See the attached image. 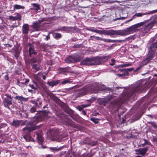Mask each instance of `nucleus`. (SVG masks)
I'll use <instances>...</instances> for the list:
<instances>
[{"instance_id":"nucleus-37","label":"nucleus","mask_w":157,"mask_h":157,"mask_svg":"<svg viewBox=\"0 0 157 157\" xmlns=\"http://www.w3.org/2000/svg\"><path fill=\"white\" fill-rule=\"evenodd\" d=\"M87 144L91 146H93L96 145L97 144V142L96 141H92L88 143Z\"/></svg>"},{"instance_id":"nucleus-21","label":"nucleus","mask_w":157,"mask_h":157,"mask_svg":"<svg viewBox=\"0 0 157 157\" xmlns=\"http://www.w3.org/2000/svg\"><path fill=\"white\" fill-rule=\"evenodd\" d=\"M29 55L30 57H31V55H36L37 54V52L35 51L34 48L33 47H29Z\"/></svg>"},{"instance_id":"nucleus-42","label":"nucleus","mask_w":157,"mask_h":157,"mask_svg":"<svg viewBox=\"0 0 157 157\" xmlns=\"http://www.w3.org/2000/svg\"><path fill=\"white\" fill-rule=\"evenodd\" d=\"M156 39H157V33L154 36H153V37L151 38L152 41H151L149 42V43L148 44L149 45L148 46H149V44L150 43L152 42H155V41Z\"/></svg>"},{"instance_id":"nucleus-9","label":"nucleus","mask_w":157,"mask_h":157,"mask_svg":"<svg viewBox=\"0 0 157 157\" xmlns=\"http://www.w3.org/2000/svg\"><path fill=\"white\" fill-rule=\"evenodd\" d=\"M78 61V59L75 57L71 56H68L65 58V61L67 63H74Z\"/></svg>"},{"instance_id":"nucleus-63","label":"nucleus","mask_w":157,"mask_h":157,"mask_svg":"<svg viewBox=\"0 0 157 157\" xmlns=\"http://www.w3.org/2000/svg\"><path fill=\"white\" fill-rule=\"evenodd\" d=\"M23 33L24 34L27 33H28V31L29 30H22Z\"/></svg>"},{"instance_id":"nucleus-3","label":"nucleus","mask_w":157,"mask_h":157,"mask_svg":"<svg viewBox=\"0 0 157 157\" xmlns=\"http://www.w3.org/2000/svg\"><path fill=\"white\" fill-rule=\"evenodd\" d=\"M110 58L109 56L98 57L96 58H86L81 61V64L83 65H99L101 63L102 61H107Z\"/></svg>"},{"instance_id":"nucleus-18","label":"nucleus","mask_w":157,"mask_h":157,"mask_svg":"<svg viewBox=\"0 0 157 157\" xmlns=\"http://www.w3.org/2000/svg\"><path fill=\"white\" fill-rule=\"evenodd\" d=\"M21 123V121L17 120H14L12 122L10 123L11 125L15 127H18Z\"/></svg>"},{"instance_id":"nucleus-15","label":"nucleus","mask_w":157,"mask_h":157,"mask_svg":"<svg viewBox=\"0 0 157 157\" xmlns=\"http://www.w3.org/2000/svg\"><path fill=\"white\" fill-rule=\"evenodd\" d=\"M110 99L108 98H103L99 99L98 100L99 104L100 105L106 106V104L109 101Z\"/></svg>"},{"instance_id":"nucleus-12","label":"nucleus","mask_w":157,"mask_h":157,"mask_svg":"<svg viewBox=\"0 0 157 157\" xmlns=\"http://www.w3.org/2000/svg\"><path fill=\"white\" fill-rule=\"evenodd\" d=\"M146 22V21H145L133 25L130 27V29H135L140 28L144 25ZM127 29H129V28H127Z\"/></svg>"},{"instance_id":"nucleus-49","label":"nucleus","mask_w":157,"mask_h":157,"mask_svg":"<svg viewBox=\"0 0 157 157\" xmlns=\"http://www.w3.org/2000/svg\"><path fill=\"white\" fill-rule=\"evenodd\" d=\"M111 63H110V65L111 66H113L115 64V60L114 59H111Z\"/></svg>"},{"instance_id":"nucleus-59","label":"nucleus","mask_w":157,"mask_h":157,"mask_svg":"<svg viewBox=\"0 0 157 157\" xmlns=\"http://www.w3.org/2000/svg\"><path fill=\"white\" fill-rule=\"evenodd\" d=\"M4 78L5 80H8L9 79L8 75H6L5 76Z\"/></svg>"},{"instance_id":"nucleus-36","label":"nucleus","mask_w":157,"mask_h":157,"mask_svg":"<svg viewBox=\"0 0 157 157\" xmlns=\"http://www.w3.org/2000/svg\"><path fill=\"white\" fill-rule=\"evenodd\" d=\"M131 63H128L127 64L119 65H118V67H119V68H120V67L122 68L123 67L130 66H131Z\"/></svg>"},{"instance_id":"nucleus-62","label":"nucleus","mask_w":157,"mask_h":157,"mask_svg":"<svg viewBox=\"0 0 157 157\" xmlns=\"http://www.w3.org/2000/svg\"><path fill=\"white\" fill-rule=\"evenodd\" d=\"M65 152H66V151H65V152H64V151L61 152L59 154V155H60V156L62 155H63L65 153Z\"/></svg>"},{"instance_id":"nucleus-11","label":"nucleus","mask_w":157,"mask_h":157,"mask_svg":"<svg viewBox=\"0 0 157 157\" xmlns=\"http://www.w3.org/2000/svg\"><path fill=\"white\" fill-rule=\"evenodd\" d=\"M71 70V67H67L65 68L59 67L58 71L60 73L63 74H65L66 73H72L70 71Z\"/></svg>"},{"instance_id":"nucleus-53","label":"nucleus","mask_w":157,"mask_h":157,"mask_svg":"<svg viewBox=\"0 0 157 157\" xmlns=\"http://www.w3.org/2000/svg\"><path fill=\"white\" fill-rule=\"evenodd\" d=\"M41 47L43 49V51H44L47 48L46 45L44 44H42L41 46Z\"/></svg>"},{"instance_id":"nucleus-44","label":"nucleus","mask_w":157,"mask_h":157,"mask_svg":"<svg viewBox=\"0 0 157 157\" xmlns=\"http://www.w3.org/2000/svg\"><path fill=\"white\" fill-rule=\"evenodd\" d=\"M42 113L44 115L47 116L50 113V112L49 111L46 110H42Z\"/></svg>"},{"instance_id":"nucleus-41","label":"nucleus","mask_w":157,"mask_h":157,"mask_svg":"<svg viewBox=\"0 0 157 157\" xmlns=\"http://www.w3.org/2000/svg\"><path fill=\"white\" fill-rule=\"evenodd\" d=\"M17 85L21 87H24L25 86V82H20L19 81H17Z\"/></svg>"},{"instance_id":"nucleus-8","label":"nucleus","mask_w":157,"mask_h":157,"mask_svg":"<svg viewBox=\"0 0 157 157\" xmlns=\"http://www.w3.org/2000/svg\"><path fill=\"white\" fill-rule=\"evenodd\" d=\"M36 140L38 143L41 144L44 141V138L42 137V131H39L36 132Z\"/></svg>"},{"instance_id":"nucleus-27","label":"nucleus","mask_w":157,"mask_h":157,"mask_svg":"<svg viewBox=\"0 0 157 157\" xmlns=\"http://www.w3.org/2000/svg\"><path fill=\"white\" fill-rule=\"evenodd\" d=\"M125 69H119L118 70V71H120V72H122V74H118V75L120 77H121L122 76H126L128 75H125V71H124L125 70Z\"/></svg>"},{"instance_id":"nucleus-45","label":"nucleus","mask_w":157,"mask_h":157,"mask_svg":"<svg viewBox=\"0 0 157 157\" xmlns=\"http://www.w3.org/2000/svg\"><path fill=\"white\" fill-rule=\"evenodd\" d=\"M50 149L52 151H58L60 150V148H57L56 147H50Z\"/></svg>"},{"instance_id":"nucleus-1","label":"nucleus","mask_w":157,"mask_h":157,"mask_svg":"<svg viewBox=\"0 0 157 157\" xmlns=\"http://www.w3.org/2000/svg\"><path fill=\"white\" fill-rule=\"evenodd\" d=\"M148 83L144 80H140L136 84L129 87V89L124 93V99L125 101H128L134 97L137 93L145 91L148 88Z\"/></svg>"},{"instance_id":"nucleus-57","label":"nucleus","mask_w":157,"mask_h":157,"mask_svg":"<svg viewBox=\"0 0 157 157\" xmlns=\"http://www.w3.org/2000/svg\"><path fill=\"white\" fill-rule=\"evenodd\" d=\"M79 144L82 145H83L84 144H86V142L83 141H82L79 142Z\"/></svg>"},{"instance_id":"nucleus-4","label":"nucleus","mask_w":157,"mask_h":157,"mask_svg":"<svg viewBox=\"0 0 157 157\" xmlns=\"http://www.w3.org/2000/svg\"><path fill=\"white\" fill-rule=\"evenodd\" d=\"M147 48L148 53L147 55V57L140 63L143 67L149 63L151 62V61L154 57L155 54V52L153 49L154 48V47L151 46H147Z\"/></svg>"},{"instance_id":"nucleus-19","label":"nucleus","mask_w":157,"mask_h":157,"mask_svg":"<svg viewBox=\"0 0 157 157\" xmlns=\"http://www.w3.org/2000/svg\"><path fill=\"white\" fill-rule=\"evenodd\" d=\"M50 135L52 137H56L58 135V132L56 129H52L50 132Z\"/></svg>"},{"instance_id":"nucleus-64","label":"nucleus","mask_w":157,"mask_h":157,"mask_svg":"<svg viewBox=\"0 0 157 157\" xmlns=\"http://www.w3.org/2000/svg\"><path fill=\"white\" fill-rule=\"evenodd\" d=\"M38 100V105H39V107H40V106L41 105V104H42V102L41 101L39 100Z\"/></svg>"},{"instance_id":"nucleus-38","label":"nucleus","mask_w":157,"mask_h":157,"mask_svg":"<svg viewBox=\"0 0 157 157\" xmlns=\"http://www.w3.org/2000/svg\"><path fill=\"white\" fill-rule=\"evenodd\" d=\"M144 143L143 144V146H144L146 145H150L151 147L153 146V145L150 142H149V141H148L146 139H144Z\"/></svg>"},{"instance_id":"nucleus-58","label":"nucleus","mask_w":157,"mask_h":157,"mask_svg":"<svg viewBox=\"0 0 157 157\" xmlns=\"http://www.w3.org/2000/svg\"><path fill=\"white\" fill-rule=\"evenodd\" d=\"M50 39V37L49 36V33H48V35L46 36L45 39L46 40H48Z\"/></svg>"},{"instance_id":"nucleus-16","label":"nucleus","mask_w":157,"mask_h":157,"mask_svg":"<svg viewBox=\"0 0 157 157\" xmlns=\"http://www.w3.org/2000/svg\"><path fill=\"white\" fill-rule=\"evenodd\" d=\"M111 105L114 107L118 108L120 107L121 105V103L119 100L115 99L111 102Z\"/></svg>"},{"instance_id":"nucleus-22","label":"nucleus","mask_w":157,"mask_h":157,"mask_svg":"<svg viewBox=\"0 0 157 157\" xmlns=\"http://www.w3.org/2000/svg\"><path fill=\"white\" fill-rule=\"evenodd\" d=\"M7 126V124L6 123H1L0 124V135H4V134L3 133H2L3 131L2 130H1V129L6 128Z\"/></svg>"},{"instance_id":"nucleus-13","label":"nucleus","mask_w":157,"mask_h":157,"mask_svg":"<svg viewBox=\"0 0 157 157\" xmlns=\"http://www.w3.org/2000/svg\"><path fill=\"white\" fill-rule=\"evenodd\" d=\"M9 18L11 20H21V16L20 13H17L14 14V16H9Z\"/></svg>"},{"instance_id":"nucleus-20","label":"nucleus","mask_w":157,"mask_h":157,"mask_svg":"<svg viewBox=\"0 0 157 157\" xmlns=\"http://www.w3.org/2000/svg\"><path fill=\"white\" fill-rule=\"evenodd\" d=\"M28 86L33 90H36L38 88L37 83L34 81H33L32 83H29Z\"/></svg>"},{"instance_id":"nucleus-25","label":"nucleus","mask_w":157,"mask_h":157,"mask_svg":"<svg viewBox=\"0 0 157 157\" xmlns=\"http://www.w3.org/2000/svg\"><path fill=\"white\" fill-rule=\"evenodd\" d=\"M152 46L154 47V50L156 53V49H157V40H156L155 42H152L150 43L149 44V46Z\"/></svg>"},{"instance_id":"nucleus-40","label":"nucleus","mask_w":157,"mask_h":157,"mask_svg":"<svg viewBox=\"0 0 157 157\" xmlns=\"http://www.w3.org/2000/svg\"><path fill=\"white\" fill-rule=\"evenodd\" d=\"M80 157H92L91 155L89 153H85L82 154Z\"/></svg>"},{"instance_id":"nucleus-17","label":"nucleus","mask_w":157,"mask_h":157,"mask_svg":"<svg viewBox=\"0 0 157 157\" xmlns=\"http://www.w3.org/2000/svg\"><path fill=\"white\" fill-rule=\"evenodd\" d=\"M60 83V80H52L51 81H48L46 83L49 86L53 87L55 86H56Z\"/></svg>"},{"instance_id":"nucleus-56","label":"nucleus","mask_w":157,"mask_h":157,"mask_svg":"<svg viewBox=\"0 0 157 157\" xmlns=\"http://www.w3.org/2000/svg\"><path fill=\"white\" fill-rule=\"evenodd\" d=\"M38 100H37L36 101V102H35V103L34 104L35 105V106L36 107H39V105H38Z\"/></svg>"},{"instance_id":"nucleus-14","label":"nucleus","mask_w":157,"mask_h":157,"mask_svg":"<svg viewBox=\"0 0 157 157\" xmlns=\"http://www.w3.org/2000/svg\"><path fill=\"white\" fill-rule=\"evenodd\" d=\"M45 20V18H40L38 21L34 22L32 25V27L34 28H37L40 27L41 25V22Z\"/></svg>"},{"instance_id":"nucleus-29","label":"nucleus","mask_w":157,"mask_h":157,"mask_svg":"<svg viewBox=\"0 0 157 157\" xmlns=\"http://www.w3.org/2000/svg\"><path fill=\"white\" fill-rule=\"evenodd\" d=\"M147 124H150L154 128L157 129V124L156 122L154 121H148L147 122Z\"/></svg>"},{"instance_id":"nucleus-48","label":"nucleus","mask_w":157,"mask_h":157,"mask_svg":"<svg viewBox=\"0 0 157 157\" xmlns=\"http://www.w3.org/2000/svg\"><path fill=\"white\" fill-rule=\"evenodd\" d=\"M143 67L142 66V65L140 64L139 66L136 69L135 71L136 72L140 70Z\"/></svg>"},{"instance_id":"nucleus-43","label":"nucleus","mask_w":157,"mask_h":157,"mask_svg":"<svg viewBox=\"0 0 157 157\" xmlns=\"http://www.w3.org/2000/svg\"><path fill=\"white\" fill-rule=\"evenodd\" d=\"M36 108L35 107L33 106L30 109V112L32 113H34L36 111Z\"/></svg>"},{"instance_id":"nucleus-10","label":"nucleus","mask_w":157,"mask_h":157,"mask_svg":"<svg viewBox=\"0 0 157 157\" xmlns=\"http://www.w3.org/2000/svg\"><path fill=\"white\" fill-rule=\"evenodd\" d=\"M39 128V127L38 126H32L31 127H26L23 128L22 130L25 131L26 132L29 133Z\"/></svg>"},{"instance_id":"nucleus-32","label":"nucleus","mask_w":157,"mask_h":157,"mask_svg":"<svg viewBox=\"0 0 157 157\" xmlns=\"http://www.w3.org/2000/svg\"><path fill=\"white\" fill-rule=\"evenodd\" d=\"M37 64H33L32 66V68L34 70V71H38L40 69V67H37Z\"/></svg>"},{"instance_id":"nucleus-52","label":"nucleus","mask_w":157,"mask_h":157,"mask_svg":"<svg viewBox=\"0 0 157 157\" xmlns=\"http://www.w3.org/2000/svg\"><path fill=\"white\" fill-rule=\"evenodd\" d=\"M3 117V114H2L1 111L0 110V122L2 121Z\"/></svg>"},{"instance_id":"nucleus-39","label":"nucleus","mask_w":157,"mask_h":157,"mask_svg":"<svg viewBox=\"0 0 157 157\" xmlns=\"http://www.w3.org/2000/svg\"><path fill=\"white\" fill-rule=\"evenodd\" d=\"M98 119L96 118L95 117H92L90 118V120L95 124L98 123Z\"/></svg>"},{"instance_id":"nucleus-34","label":"nucleus","mask_w":157,"mask_h":157,"mask_svg":"<svg viewBox=\"0 0 157 157\" xmlns=\"http://www.w3.org/2000/svg\"><path fill=\"white\" fill-rule=\"evenodd\" d=\"M34 8L33 9L31 8L32 10L34 9L36 10H38L40 9V7L39 6L35 3H33L32 4Z\"/></svg>"},{"instance_id":"nucleus-33","label":"nucleus","mask_w":157,"mask_h":157,"mask_svg":"<svg viewBox=\"0 0 157 157\" xmlns=\"http://www.w3.org/2000/svg\"><path fill=\"white\" fill-rule=\"evenodd\" d=\"M54 37L56 39H59L61 37V35L60 33H55L53 34Z\"/></svg>"},{"instance_id":"nucleus-6","label":"nucleus","mask_w":157,"mask_h":157,"mask_svg":"<svg viewBox=\"0 0 157 157\" xmlns=\"http://www.w3.org/2000/svg\"><path fill=\"white\" fill-rule=\"evenodd\" d=\"M156 13H157V9L150 11L148 12L136 13L133 16V18H135L136 17H140L143 15L151 14Z\"/></svg>"},{"instance_id":"nucleus-24","label":"nucleus","mask_w":157,"mask_h":157,"mask_svg":"<svg viewBox=\"0 0 157 157\" xmlns=\"http://www.w3.org/2000/svg\"><path fill=\"white\" fill-rule=\"evenodd\" d=\"M40 62V60L37 58H33L30 59V62L31 64L33 63H39Z\"/></svg>"},{"instance_id":"nucleus-30","label":"nucleus","mask_w":157,"mask_h":157,"mask_svg":"<svg viewBox=\"0 0 157 157\" xmlns=\"http://www.w3.org/2000/svg\"><path fill=\"white\" fill-rule=\"evenodd\" d=\"M72 82V81L71 79H70L68 78H67L64 80L62 82V84L64 85L68 83H71Z\"/></svg>"},{"instance_id":"nucleus-2","label":"nucleus","mask_w":157,"mask_h":157,"mask_svg":"<svg viewBox=\"0 0 157 157\" xmlns=\"http://www.w3.org/2000/svg\"><path fill=\"white\" fill-rule=\"evenodd\" d=\"M99 34L112 36L119 35L121 36H126L136 32L137 30H90Z\"/></svg>"},{"instance_id":"nucleus-60","label":"nucleus","mask_w":157,"mask_h":157,"mask_svg":"<svg viewBox=\"0 0 157 157\" xmlns=\"http://www.w3.org/2000/svg\"><path fill=\"white\" fill-rule=\"evenodd\" d=\"M29 82V78L25 79V84H27Z\"/></svg>"},{"instance_id":"nucleus-46","label":"nucleus","mask_w":157,"mask_h":157,"mask_svg":"<svg viewBox=\"0 0 157 157\" xmlns=\"http://www.w3.org/2000/svg\"><path fill=\"white\" fill-rule=\"evenodd\" d=\"M146 30H141L140 32V35L142 36H143L144 35L145 33H147V31H146Z\"/></svg>"},{"instance_id":"nucleus-35","label":"nucleus","mask_w":157,"mask_h":157,"mask_svg":"<svg viewBox=\"0 0 157 157\" xmlns=\"http://www.w3.org/2000/svg\"><path fill=\"white\" fill-rule=\"evenodd\" d=\"M125 69L124 70L125 71V75H128L129 73L128 72H131L132 71L134 70V69L133 68H129Z\"/></svg>"},{"instance_id":"nucleus-54","label":"nucleus","mask_w":157,"mask_h":157,"mask_svg":"<svg viewBox=\"0 0 157 157\" xmlns=\"http://www.w3.org/2000/svg\"><path fill=\"white\" fill-rule=\"evenodd\" d=\"M95 39L98 40H104V39H103L98 36H94Z\"/></svg>"},{"instance_id":"nucleus-26","label":"nucleus","mask_w":157,"mask_h":157,"mask_svg":"<svg viewBox=\"0 0 157 157\" xmlns=\"http://www.w3.org/2000/svg\"><path fill=\"white\" fill-rule=\"evenodd\" d=\"M15 98L16 99H17L19 100L24 101H26L28 100L27 98H25L22 96H16Z\"/></svg>"},{"instance_id":"nucleus-5","label":"nucleus","mask_w":157,"mask_h":157,"mask_svg":"<svg viewBox=\"0 0 157 157\" xmlns=\"http://www.w3.org/2000/svg\"><path fill=\"white\" fill-rule=\"evenodd\" d=\"M5 95L6 96V97L3 99L2 103L5 107L10 110V106L13 105V97L9 94H6Z\"/></svg>"},{"instance_id":"nucleus-55","label":"nucleus","mask_w":157,"mask_h":157,"mask_svg":"<svg viewBox=\"0 0 157 157\" xmlns=\"http://www.w3.org/2000/svg\"><path fill=\"white\" fill-rule=\"evenodd\" d=\"M62 28V29H72V27L70 28L66 27H63Z\"/></svg>"},{"instance_id":"nucleus-50","label":"nucleus","mask_w":157,"mask_h":157,"mask_svg":"<svg viewBox=\"0 0 157 157\" xmlns=\"http://www.w3.org/2000/svg\"><path fill=\"white\" fill-rule=\"evenodd\" d=\"M19 56V52L18 51H16L15 52V54L14 55L15 57L16 58V59H17Z\"/></svg>"},{"instance_id":"nucleus-23","label":"nucleus","mask_w":157,"mask_h":157,"mask_svg":"<svg viewBox=\"0 0 157 157\" xmlns=\"http://www.w3.org/2000/svg\"><path fill=\"white\" fill-rule=\"evenodd\" d=\"M24 138L27 141L29 142L30 141L34 142L35 140L34 139L31 138V136L29 135H25L23 136Z\"/></svg>"},{"instance_id":"nucleus-47","label":"nucleus","mask_w":157,"mask_h":157,"mask_svg":"<svg viewBox=\"0 0 157 157\" xmlns=\"http://www.w3.org/2000/svg\"><path fill=\"white\" fill-rule=\"evenodd\" d=\"M29 25L28 24H25L23 26V29H29Z\"/></svg>"},{"instance_id":"nucleus-61","label":"nucleus","mask_w":157,"mask_h":157,"mask_svg":"<svg viewBox=\"0 0 157 157\" xmlns=\"http://www.w3.org/2000/svg\"><path fill=\"white\" fill-rule=\"evenodd\" d=\"M152 140L154 142H157V136L156 137H154Z\"/></svg>"},{"instance_id":"nucleus-28","label":"nucleus","mask_w":157,"mask_h":157,"mask_svg":"<svg viewBox=\"0 0 157 157\" xmlns=\"http://www.w3.org/2000/svg\"><path fill=\"white\" fill-rule=\"evenodd\" d=\"M154 23L152 22H151L146 25H145V27L144 29H151L153 26Z\"/></svg>"},{"instance_id":"nucleus-31","label":"nucleus","mask_w":157,"mask_h":157,"mask_svg":"<svg viewBox=\"0 0 157 157\" xmlns=\"http://www.w3.org/2000/svg\"><path fill=\"white\" fill-rule=\"evenodd\" d=\"M24 7L23 6L20 5L15 4L14 6L13 10L15 11L16 10H19L20 9H24Z\"/></svg>"},{"instance_id":"nucleus-7","label":"nucleus","mask_w":157,"mask_h":157,"mask_svg":"<svg viewBox=\"0 0 157 157\" xmlns=\"http://www.w3.org/2000/svg\"><path fill=\"white\" fill-rule=\"evenodd\" d=\"M149 148L147 147L144 148H140L135 150L136 152V154L137 155H141L142 156H144L147 151Z\"/></svg>"},{"instance_id":"nucleus-51","label":"nucleus","mask_w":157,"mask_h":157,"mask_svg":"<svg viewBox=\"0 0 157 157\" xmlns=\"http://www.w3.org/2000/svg\"><path fill=\"white\" fill-rule=\"evenodd\" d=\"M81 44H75L73 46V48H80L81 47Z\"/></svg>"}]
</instances>
